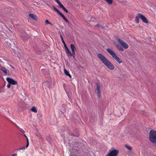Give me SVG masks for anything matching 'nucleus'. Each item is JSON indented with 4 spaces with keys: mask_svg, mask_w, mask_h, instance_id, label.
<instances>
[{
    "mask_svg": "<svg viewBox=\"0 0 156 156\" xmlns=\"http://www.w3.org/2000/svg\"><path fill=\"white\" fill-rule=\"evenodd\" d=\"M97 56L99 59L107 68L111 70L114 69L113 65L102 54L98 53Z\"/></svg>",
    "mask_w": 156,
    "mask_h": 156,
    "instance_id": "nucleus-1",
    "label": "nucleus"
},
{
    "mask_svg": "<svg viewBox=\"0 0 156 156\" xmlns=\"http://www.w3.org/2000/svg\"><path fill=\"white\" fill-rule=\"evenodd\" d=\"M107 52L112 56L114 59L119 64H120L122 61L118 57L116 54L112 50L108 48L106 49Z\"/></svg>",
    "mask_w": 156,
    "mask_h": 156,
    "instance_id": "nucleus-2",
    "label": "nucleus"
},
{
    "mask_svg": "<svg viewBox=\"0 0 156 156\" xmlns=\"http://www.w3.org/2000/svg\"><path fill=\"white\" fill-rule=\"evenodd\" d=\"M149 139L150 140L154 143H156V131L151 130L149 133Z\"/></svg>",
    "mask_w": 156,
    "mask_h": 156,
    "instance_id": "nucleus-3",
    "label": "nucleus"
},
{
    "mask_svg": "<svg viewBox=\"0 0 156 156\" xmlns=\"http://www.w3.org/2000/svg\"><path fill=\"white\" fill-rule=\"evenodd\" d=\"M54 10L59 14L66 22L69 23L68 20L66 19L65 16L62 14L59 10H58L55 7L53 6Z\"/></svg>",
    "mask_w": 156,
    "mask_h": 156,
    "instance_id": "nucleus-4",
    "label": "nucleus"
},
{
    "mask_svg": "<svg viewBox=\"0 0 156 156\" xmlns=\"http://www.w3.org/2000/svg\"><path fill=\"white\" fill-rule=\"evenodd\" d=\"M119 152L117 150H112L108 152L106 156H116Z\"/></svg>",
    "mask_w": 156,
    "mask_h": 156,
    "instance_id": "nucleus-5",
    "label": "nucleus"
},
{
    "mask_svg": "<svg viewBox=\"0 0 156 156\" xmlns=\"http://www.w3.org/2000/svg\"><path fill=\"white\" fill-rule=\"evenodd\" d=\"M117 40L119 43L125 49L128 48L129 46L125 42L120 39H118Z\"/></svg>",
    "mask_w": 156,
    "mask_h": 156,
    "instance_id": "nucleus-6",
    "label": "nucleus"
},
{
    "mask_svg": "<svg viewBox=\"0 0 156 156\" xmlns=\"http://www.w3.org/2000/svg\"><path fill=\"white\" fill-rule=\"evenodd\" d=\"M6 80L11 84L16 85L17 84V82L16 81L9 77H7Z\"/></svg>",
    "mask_w": 156,
    "mask_h": 156,
    "instance_id": "nucleus-7",
    "label": "nucleus"
},
{
    "mask_svg": "<svg viewBox=\"0 0 156 156\" xmlns=\"http://www.w3.org/2000/svg\"><path fill=\"white\" fill-rule=\"evenodd\" d=\"M140 19L142 20L143 22L145 23H148V21L146 17L141 14H140Z\"/></svg>",
    "mask_w": 156,
    "mask_h": 156,
    "instance_id": "nucleus-8",
    "label": "nucleus"
},
{
    "mask_svg": "<svg viewBox=\"0 0 156 156\" xmlns=\"http://www.w3.org/2000/svg\"><path fill=\"white\" fill-rule=\"evenodd\" d=\"M140 13H138L136 16L135 19V23H139V18H140Z\"/></svg>",
    "mask_w": 156,
    "mask_h": 156,
    "instance_id": "nucleus-9",
    "label": "nucleus"
},
{
    "mask_svg": "<svg viewBox=\"0 0 156 156\" xmlns=\"http://www.w3.org/2000/svg\"><path fill=\"white\" fill-rule=\"evenodd\" d=\"M65 51L66 52V53L67 55L68 56H70L71 57L73 56V55H72L71 52L69 51L68 48L65 49Z\"/></svg>",
    "mask_w": 156,
    "mask_h": 156,
    "instance_id": "nucleus-10",
    "label": "nucleus"
},
{
    "mask_svg": "<svg viewBox=\"0 0 156 156\" xmlns=\"http://www.w3.org/2000/svg\"><path fill=\"white\" fill-rule=\"evenodd\" d=\"M29 16L33 20H36L37 18V16L33 14H29Z\"/></svg>",
    "mask_w": 156,
    "mask_h": 156,
    "instance_id": "nucleus-11",
    "label": "nucleus"
},
{
    "mask_svg": "<svg viewBox=\"0 0 156 156\" xmlns=\"http://www.w3.org/2000/svg\"><path fill=\"white\" fill-rule=\"evenodd\" d=\"M59 6L66 13L68 12V10L62 4H60L59 5Z\"/></svg>",
    "mask_w": 156,
    "mask_h": 156,
    "instance_id": "nucleus-12",
    "label": "nucleus"
},
{
    "mask_svg": "<svg viewBox=\"0 0 156 156\" xmlns=\"http://www.w3.org/2000/svg\"><path fill=\"white\" fill-rule=\"evenodd\" d=\"M1 70L3 72L5 75H7V70L4 67H2L1 68Z\"/></svg>",
    "mask_w": 156,
    "mask_h": 156,
    "instance_id": "nucleus-13",
    "label": "nucleus"
},
{
    "mask_svg": "<svg viewBox=\"0 0 156 156\" xmlns=\"http://www.w3.org/2000/svg\"><path fill=\"white\" fill-rule=\"evenodd\" d=\"M116 47L117 49L120 51H123L124 50L123 48L120 45L118 44H116Z\"/></svg>",
    "mask_w": 156,
    "mask_h": 156,
    "instance_id": "nucleus-14",
    "label": "nucleus"
},
{
    "mask_svg": "<svg viewBox=\"0 0 156 156\" xmlns=\"http://www.w3.org/2000/svg\"><path fill=\"white\" fill-rule=\"evenodd\" d=\"M64 71L65 73L66 74V76H69L70 78H71V76L68 71H67L66 69H65L64 70Z\"/></svg>",
    "mask_w": 156,
    "mask_h": 156,
    "instance_id": "nucleus-15",
    "label": "nucleus"
},
{
    "mask_svg": "<svg viewBox=\"0 0 156 156\" xmlns=\"http://www.w3.org/2000/svg\"><path fill=\"white\" fill-rule=\"evenodd\" d=\"M70 48H71L72 51H76V49L75 45L73 44H71L70 45Z\"/></svg>",
    "mask_w": 156,
    "mask_h": 156,
    "instance_id": "nucleus-16",
    "label": "nucleus"
},
{
    "mask_svg": "<svg viewBox=\"0 0 156 156\" xmlns=\"http://www.w3.org/2000/svg\"><path fill=\"white\" fill-rule=\"evenodd\" d=\"M31 111L35 113H37V110L35 107H33L31 109Z\"/></svg>",
    "mask_w": 156,
    "mask_h": 156,
    "instance_id": "nucleus-17",
    "label": "nucleus"
},
{
    "mask_svg": "<svg viewBox=\"0 0 156 156\" xmlns=\"http://www.w3.org/2000/svg\"><path fill=\"white\" fill-rule=\"evenodd\" d=\"M15 126H16L18 128V129L20 130V131L23 133H24L25 131L24 130L22 129H21L16 124H14Z\"/></svg>",
    "mask_w": 156,
    "mask_h": 156,
    "instance_id": "nucleus-18",
    "label": "nucleus"
},
{
    "mask_svg": "<svg viewBox=\"0 0 156 156\" xmlns=\"http://www.w3.org/2000/svg\"><path fill=\"white\" fill-rule=\"evenodd\" d=\"M96 89H97V91H100V85L97 83H96Z\"/></svg>",
    "mask_w": 156,
    "mask_h": 156,
    "instance_id": "nucleus-19",
    "label": "nucleus"
},
{
    "mask_svg": "<svg viewBox=\"0 0 156 156\" xmlns=\"http://www.w3.org/2000/svg\"><path fill=\"white\" fill-rule=\"evenodd\" d=\"M95 27H98V28L102 29H103L104 28V27L101 25L97 24L95 26Z\"/></svg>",
    "mask_w": 156,
    "mask_h": 156,
    "instance_id": "nucleus-20",
    "label": "nucleus"
},
{
    "mask_svg": "<svg viewBox=\"0 0 156 156\" xmlns=\"http://www.w3.org/2000/svg\"><path fill=\"white\" fill-rule=\"evenodd\" d=\"M125 147L127 148L129 150H130L132 149V147L131 146H129L127 144L125 145Z\"/></svg>",
    "mask_w": 156,
    "mask_h": 156,
    "instance_id": "nucleus-21",
    "label": "nucleus"
},
{
    "mask_svg": "<svg viewBox=\"0 0 156 156\" xmlns=\"http://www.w3.org/2000/svg\"><path fill=\"white\" fill-rule=\"evenodd\" d=\"M45 23L46 24H50V25H52L51 23L49 22L48 20H46L45 21Z\"/></svg>",
    "mask_w": 156,
    "mask_h": 156,
    "instance_id": "nucleus-22",
    "label": "nucleus"
},
{
    "mask_svg": "<svg viewBox=\"0 0 156 156\" xmlns=\"http://www.w3.org/2000/svg\"><path fill=\"white\" fill-rule=\"evenodd\" d=\"M106 1L108 4H111L112 3L113 0H105Z\"/></svg>",
    "mask_w": 156,
    "mask_h": 156,
    "instance_id": "nucleus-23",
    "label": "nucleus"
},
{
    "mask_svg": "<svg viewBox=\"0 0 156 156\" xmlns=\"http://www.w3.org/2000/svg\"><path fill=\"white\" fill-rule=\"evenodd\" d=\"M63 43V44L64 47L65 48V49L68 48L67 47L65 42H64Z\"/></svg>",
    "mask_w": 156,
    "mask_h": 156,
    "instance_id": "nucleus-24",
    "label": "nucleus"
},
{
    "mask_svg": "<svg viewBox=\"0 0 156 156\" xmlns=\"http://www.w3.org/2000/svg\"><path fill=\"white\" fill-rule=\"evenodd\" d=\"M60 38L61 39V40L62 42V43L64 42L65 41H64V39H63V37H62V36L61 35H60Z\"/></svg>",
    "mask_w": 156,
    "mask_h": 156,
    "instance_id": "nucleus-25",
    "label": "nucleus"
},
{
    "mask_svg": "<svg viewBox=\"0 0 156 156\" xmlns=\"http://www.w3.org/2000/svg\"><path fill=\"white\" fill-rule=\"evenodd\" d=\"M98 94L99 98H100L101 96L100 91H98Z\"/></svg>",
    "mask_w": 156,
    "mask_h": 156,
    "instance_id": "nucleus-26",
    "label": "nucleus"
},
{
    "mask_svg": "<svg viewBox=\"0 0 156 156\" xmlns=\"http://www.w3.org/2000/svg\"><path fill=\"white\" fill-rule=\"evenodd\" d=\"M28 38L27 37H23V41H26L27 40Z\"/></svg>",
    "mask_w": 156,
    "mask_h": 156,
    "instance_id": "nucleus-27",
    "label": "nucleus"
},
{
    "mask_svg": "<svg viewBox=\"0 0 156 156\" xmlns=\"http://www.w3.org/2000/svg\"><path fill=\"white\" fill-rule=\"evenodd\" d=\"M27 144L26 145V147H27L28 146L29 144V140H28V139H27Z\"/></svg>",
    "mask_w": 156,
    "mask_h": 156,
    "instance_id": "nucleus-28",
    "label": "nucleus"
},
{
    "mask_svg": "<svg viewBox=\"0 0 156 156\" xmlns=\"http://www.w3.org/2000/svg\"><path fill=\"white\" fill-rule=\"evenodd\" d=\"M75 51H72V54L73 56V57H74V55H75Z\"/></svg>",
    "mask_w": 156,
    "mask_h": 156,
    "instance_id": "nucleus-29",
    "label": "nucleus"
},
{
    "mask_svg": "<svg viewBox=\"0 0 156 156\" xmlns=\"http://www.w3.org/2000/svg\"><path fill=\"white\" fill-rule=\"evenodd\" d=\"M25 148V146H23V147H20V148L19 149V150H23V149H24Z\"/></svg>",
    "mask_w": 156,
    "mask_h": 156,
    "instance_id": "nucleus-30",
    "label": "nucleus"
},
{
    "mask_svg": "<svg viewBox=\"0 0 156 156\" xmlns=\"http://www.w3.org/2000/svg\"><path fill=\"white\" fill-rule=\"evenodd\" d=\"M10 84L9 83L7 84V87L8 88H9L10 87Z\"/></svg>",
    "mask_w": 156,
    "mask_h": 156,
    "instance_id": "nucleus-31",
    "label": "nucleus"
},
{
    "mask_svg": "<svg viewBox=\"0 0 156 156\" xmlns=\"http://www.w3.org/2000/svg\"><path fill=\"white\" fill-rule=\"evenodd\" d=\"M16 155V154H13L12 156H15Z\"/></svg>",
    "mask_w": 156,
    "mask_h": 156,
    "instance_id": "nucleus-32",
    "label": "nucleus"
},
{
    "mask_svg": "<svg viewBox=\"0 0 156 156\" xmlns=\"http://www.w3.org/2000/svg\"><path fill=\"white\" fill-rule=\"evenodd\" d=\"M24 136L27 138V139H28V138L27 136L25 135H24Z\"/></svg>",
    "mask_w": 156,
    "mask_h": 156,
    "instance_id": "nucleus-33",
    "label": "nucleus"
},
{
    "mask_svg": "<svg viewBox=\"0 0 156 156\" xmlns=\"http://www.w3.org/2000/svg\"><path fill=\"white\" fill-rule=\"evenodd\" d=\"M1 91H0V93H1Z\"/></svg>",
    "mask_w": 156,
    "mask_h": 156,
    "instance_id": "nucleus-34",
    "label": "nucleus"
},
{
    "mask_svg": "<svg viewBox=\"0 0 156 156\" xmlns=\"http://www.w3.org/2000/svg\"><path fill=\"white\" fill-rule=\"evenodd\" d=\"M154 156H156V155H155Z\"/></svg>",
    "mask_w": 156,
    "mask_h": 156,
    "instance_id": "nucleus-35",
    "label": "nucleus"
}]
</instances>
